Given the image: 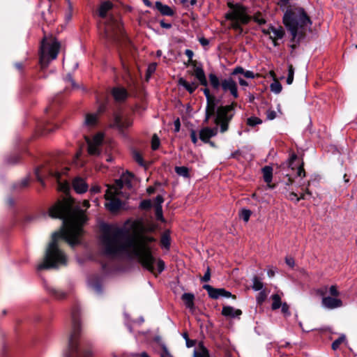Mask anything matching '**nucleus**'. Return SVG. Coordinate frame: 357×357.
<instances>
[{"instance_id":"60","label":"nucleus","mask_w":357,"mask_h":357,"mask_svg":"<svg viewBox=\"0 0 357 357\" xmlns=\"http://www.w3.org/2000/svg\"><path fill=\"white\" fill-rule=\"evenodd\" d=\"M160 24L162 28L165 29H170L172 27V24L169 23H166L164 22V20H161L160 22Z\"/></svg>"},{"instance_id":"8","label":"nucleus","mask_w":357,"mask_h":357,"mask_svg":"<svg viewBox=\"0 0 357 357\" xmlns=\"http://www.w3.org/2000/svg\"><path fill=\"white\" fill-rule=\"evenodd\" d=\"M227 5L230 10L226 14L225 17L231 21V28L242 31L241 24L248 23L250 20L246 8L241 4H234L231 2H228Z\"/></svg>"},{"instance_id":"20","label":"nucleus","mask_w":357,"mask_h":357,"mask_svg":"<svg viewBox=\"0 0 357 357\" xmlns=\"http://www.w3.org/2000/svg\"><path fill=\"white\" fill-rule=\"evenodd\" d=\"M222 314L226 317L239 318L242 314V311L231 306H224L222 310Z\"/></svg>"},{"instance_id":"7","label":"nucleus","mask_w":357,"mask_h":357,"mask_svg":"<svg viewBox=\"0 0 357 357\" xmlns=\"http://www.w3.org/2000/svg\"><path fill=\"white\" fill-rule=\"evenodd\" d=\"M60 50L59 42L53 37H45L40 47V64L41 68L48 66L50 61L54 60Z\"/></svg>"},{"instance_id":"32","label":"nucleus","mask_w":357,"mask_h":357,"mask_svg":"<svg viewBox=\"0 0 357 357\" xmlns=\"http://www.w3.org/2000/svg\"><path fill=\"white\" fill-rule=\"evenodd\" d=\"M263 287L264 284L257 277H254L252 280V289L254 291H260L262 289Z\"/></svg>"},{"instance_id":"15","label":"nucleus","mask_w":357,"mask_h":357,"mask_svg":"<svg viewBox=\"0 0 357 357\" xmlns=\"http://www.w3.org/2000/svg\"><path fill=\"white\" fill-rule=\"evenodd\" d=\"M132 121L128 117H124L121 114L116 113L114 116V120L112 123V127H115L120 130H123L131 126Z\"/></svg>"},{"instance_id":"50","label":"nucleus","mask_w":357,"mask_h":357,"mask_svg":"<svg viewBox=\"0 0 357 357\" xmlns=\"http://www.w3.org/2000/svg\"><path fill=\"white\" fill-rule=\"evenodd\" d=\"M266 116L268 120H273L276 117V112L274 110H268L266 112Z\"/></svg>"},{"instance_id":"16","label":"nucleus","mask_w":357,"mask_h":357,"mask_svg":"<svg viewBox=\"0 0 357 357\" xmlns=\"http://www.w3.org/2000/svg\"><path fill=\"white\" fill-rule=\"evenodd\" d=\"M262 31L265 35L269 36L274 45H277L276 40L282 38L284 34V29L282 26L274 27L271 26L268 29H264Z\"/></svg>"},{"instance_id":"30","label":"nucleus","mask_w":357,"mask_h":357,"mask_svg":"<svg viewBox=\"0 0 357 357\" xmlns=\"http://www.w3.org/2000/svg\"><path fill=\"white\" fill-rule=\"evenodd\" d=\"M271 298L273 301L271 307L273 310H275L280 307L282 304L281 302V297L280 295L275 294L271 296Z\"/></svg>"},{"instance_id":"10","label":"nucleus","mask_w":357,"mask_h":357,"mask_svg":"<svg viewBox=\"0 0 357 357\" xmlns=\"http://www.w3.org/2000/svg\"><path fill=\"white\" fill-rule=\"evenodd\" d=\"M232 109V105L221 106L217 109L215 123L217 125H220L221 132H225L228 130V123L233 116Z\"/></svg>"},{"instance_id":"6","label":"nucleus","mask_w":357,"mask_h":357,"mask_svg":"<svg viewBox=\"0 0 357 357\" xmlns=\"http://www.w3.org/2000/svg\"><path fill=\"white\" fill-rule=\"evenodd\" d=\"M80 334V323L78 317L73 314V326L69 337V351L66 357H91L93 352L91 349H79L78 342Z\"/></svg>"},{"instance_id":"2","label":"nucleus","mask_w":357,"mask_h":357,"mask_svg":"<svg viewBox=\"0 0 357 357\" xmlns=\"http://www.w3.org/2000/svg\"><path fill=\"white\" fill-rule=\"evenodd\" d=\"M89 206L88 200H84L81 206L75 204V201L69 197L58 201L50 208V216L61 219L63 227L59 231L52 234L45 258L37 266L38 271L58 268L67 264V257L59 248V241L64 239L71 247L80 243L82 227L87 220L82 207L87 209Z\"/></svg>"},{"instance_id":"33","label":"nucleus","mask_w":357,"mask_h":357,"mask_svg":"<svg viewBox=\"0 0 357 357\" xmlns=\"http://www.w3.org/2000/svg\"><path fill=\"white\" fill-rule=\"evenodd\" d=\"M270 88L271 91L276 94L280 93L282 89L281 84L278 80H274L271 84Z\"/></svg>"},{"instance_id":"14","label":"nucleus","mask_w":357,"mask_h":357,"mask_svg":"<svg viewBox=\"0 0 357 357\" xmlns=\"http://www.w3.org/2000/svg\"><path fill=\"white\" fill-rule=\"evenodd\" d=\"M86 139L88 144V153L92 155H99V146L102 142L103 135L99 133L95 135L91 140L88 138H86Z\"/></svg>"},{"instance_id":"18","label":"nucleus","mask_w":357,"mask_h":357,"mask_svg":"<svg viewBox=\"0 0 357 357\" xmlns=\"http://www.w3.org/2000/svg\"><path fill=\"white\" fill-rule=\"evenodd\" d=\"M218 133V128H208L205 127L200 130L199 135V139L204 143L209 142L210 138L212 137H214Z\"/></svg>"},{"instance_id":"23","label":"nucleus","mask_w":357,"mask_h":357,"mask_svg":"<svg viewBox=\"0 0 357 357\" xmlns=\"http://www.w3.org/2000/svg\"><path fill=\"white\" fill-rule=\"evenodd\" d=\"M155 8L165 16H173L174 10L167 5L162 4L160 1H156L155 3Z\"/></svg>"},{"instance_id":"49","label":"nucleus","mask_w":357,"mask_h":357,"mask_svg":"<svg viewBox=\"0 0 357 357\" xmlns=\"http://www.w3.org/2000/svg\"><path fill=\"white\" fill-rule=\"evenodd\" d=\"M285 263L287 264V266H289L291 268H293L295 265V261L294 258L291 257H287L285 258Z\"/></svg>"},{"instance_id":"13","label":"nucleus","mask_w":357,"mask_h":357,"mask_svg":"<svg viewBox=\"0 0 357 357\" xmlns=\"http://www.w3.org/2000/svg\"><path fill=\"white\" fill-rule=\"evenodd\" d=\"M203 288L206 290L208 294V296L213 299H218L220 297H232L233 298H236L234 295H232L231 292L226 291L225 289L220 288L216 289L213 288L209 284H204Z\"/></svg>"},{"instance_id":"56","label":"nucleus","mask_w":357,"mask_h":357,"mask_svg":"<svg viewBox=\"0 0 357 357\" xmlns=\"http://www.w3.org/2000/svg\"><path fill=\"white\" fill-rule=\"evenodd\" d=\"M53 294L57 298H62L65 296V294L59 290L54 289Z\"/></svg>"},{"instance_id":"34","label":"nucleus","mask_w":357,"mask_h":357,"mask_svg":"<svg viewBox=\"0 0 357 357\" xmlns=\"http://www.w3.org/2000/svg\"><path fill=\"white\" fill-rule=\"evenodd\" d=\"M175 172H176L177 174L182 176L183 177L187 178L189 176V170L188 168L186 167H176Z\"/></svg>"},{"instance_id":"41","label":"nucleus","mask_w":357,"mask_h":357,"mask_svg":"<svg viewBox=\"0 0 357 357\" xmlns=\"http://www.w3.org/2000/svg\"><path fill=\"white\" fill-rule=\"evenodd\" d=\"M250 215L251 211L248 209L242 210L240 215L241 218L246 222L249 220Z\"/></svg>"},{"instance_id":"64","label":"nucleus","mask_w":357,"mask_h":357,"mask_svg":"<svg viewBox=\"0 0 357 357\" xmlns=\"http://www.w3.org/2000/svg\"><path fill=\"white\" fill-rule=\"evenodd\" d=\"M80 155H81V151L77 152V153H76L75 158V159H74V160H73V162H74L76 165H77V166H82V165H83L82 164L79 165V164H78V162H77V161H78V158H79V157L80 156Z\"/></svg>"},{"instance_id":"28","label":"nucleus","mask_w":357,"mask_h":357,"mask_svg":"<svg viewBox=\"0 0 357 357\" xmlns=\"http://www.w3.org/2000/svg\"><path fill=\"white\" fill-rule=\"evenodd\" d=\"M98 114H88L86 115L84 124L89 127H93L97 123Z\"/></svg>"},{"instance_id":"39","label":"nucleus","mask_w":357,"mask_h":357,"mask_svg":"<svg viewBox=\"0 0 357 357\" xmlns=\"http://www.w3.org/2000/svg\"><path fill=\"white\" fill-rule=\"evenodd\" d=\"M267 294L264 290H261L257 296V302L258 304H262L266 300Z\"/></svg>"},{"instance_id":"11","label":"nucleus","mask_w":357,"mask_h":357,"mask_svg":"<svg viewBox=\"0 0 357 357\" xmlns=\"http://www.w3.org/2000/svg\"><path fill=\"white\" fill-rule=\"evenodd\" d=\"M68 167L63 168L61 171H58L53 169H48L46 170L47 174L54 178L58 183V190L67 193L70 190V183L66 180L62 179L61 176L66 174L68 171Z\"/></svg>"},{"instance_id":"63","label":"nucleus","mask_w":357,"mask_h":357,"mask_svg":"<svg viewBox=\"0 0 357 357\" xmlns=\"http://www.w3.org/2000/svg\"><path fill=\"white\" fill-rule=\"evenodd\" d=\"M40 169H37L36 170V177H37V180H38V181H40V182L43 185V181L42 177H41V176H40Z\"/></svg>"},{"instance_id":"17","label":"nucleus","mask_w":357,"mask_h":357,"mask_svg":"<svg viewBox=\"0 0 357 357\" xmlns=\"http://www.w3.org/2000/svg\"><path fill=\"white\" fill-rule=\"evenodd\" d=\"M74 190L78 194H82L88 190L89 186L86 181L81 177H75L72 181Z\"/></svg>"},{"instance_id":"25","label":"nucleus","mask_w":357,"mask_h":357,"mask_svg":"<svg viewBox=\"0 0 357 357\" xmlns=\"http://www.w3.org/2000/svg\"><path fill=\"white\" fill-rule=\"evenodd\" d=\"M178 84L185 88L190 93H192L198 87V84L196 82L190 83L183 77L178 79Z\"/></svg>"},{"instance_id":"44","label":"nucleus","mask_w":357,"mask_h":357,"mask_svg":"<svg viewBox=\"0 0 357 357\" xmlns=\"http://www.w3.org/2000/svg\"><path fill=\"white\" fill-rule=\"evenodd\" d=\"M296 174H297L298 176H300V177H305V169L303 168V162L297 168Z\"/></svg>"},{"instance_id":"5","label":"nucleus","mask_w":357,"mask_h":357,"mask_svg":"<svg viewBox=\"0 0 357 357\" xmlns=\"http://www.w3.org/2000/svg\"><path fill=\"white\" fill-rule=\"evenodd\" d=\"M128 176L132 177V176L131 174H129L128 176L124 175L120 179L116 180L114 185H108V188L105 195V199L106 200L105 206L106 208L112 213L118 211L122 207L123 202L121 198L127 197V195L121 191V189L124 184L128 188L131 186Z\"/></svg>"},{"instance_id":"19","label":"nucleus","mask_w":357,"mask_h":357,"mask_svg":"<svg viewBox=\"0 0 357 357\" xmlns=\"http://www.w3.org/2000/svg\"><path fill=\"white\" fill-rule=\"evenodd\" d=\"M193 68L194 72L192 75L197 79L201 85L207 86L208 82L202 66L201 65L197 66V64H195V66H193Z\"/></svg>"},{"instance_id":"59","label":"nucleus","mask_w":357,"mask_h":357,"mask_svg":"<svg viewBox=\"0 0 357 357\" xmlns=\"http://www.w3.org/2000/svg\"><path fill=\"white\" fill-rule=\"evenodd\" d=\"M199 42L202 46H206L209 44L208 40L205 38H200Z\"/></svg>"},{"instance_id":"31","label":"nucleus","mask_w":357,"mask_h":357,"mask_svg":"<svg viewBox=\"0 0 357 357\" xmlns=\"http://www.w3.org/2000/svg\"><path fill=\"white\" fill-rule=\"evenodd\" d=\"M344 343L347 344V342L346 336L342 334L332 343V349L333 350H337V349H339L340 344H344Z\"/></svg>"},{"instance_id":"36","label":"nucleus","mask_w":357,"mask_h":357,"mask_svg":"<svg viewBox=\"0 0 357 357\" xmlns=\"http://www.w3.org/2000/svg\"><path fill=\"white\" fill-rule=\"evenodd\" d=\"M261 123L262 121L256 116H251L247 119V124L252 127L261 124Z\"/></svg>"},{"instance_id":"35","label":"nucleus","mask_w":357,"mask_h":357,"mask_svg":"<svg viewBox=\"0 0 357 357\" xmlns=\"http://www.w3.org/2000/svg\"><path fill=\"white\" fill-rule=\"evenodd\" d=\"M160 243L162 246H163L166 249H169L170 245V239L169 235L167 233H164L162 235Z\"/></svg>"},{"instance_id":"22","label":"nucleus","mask_w":357,"mask_h":357,"mask_svg":"<svg viewBox=\"0 0 357 357\" xmlns=\"http://www.w3.org/2000/svg\"><path fill=\"white\" fill-rule=\"evenodd\" d=\"M112 96L116 101H123L128 97V92L123 87H116L113 89Z\"/></svg>"},{"instance_id":"42","label":"nucleus","mask_w":357,"mask_h":357,"mask_svg":"<svg viewBox=\"0 0 357 357\" xmlns=\"http://www.w3.org/2000/svg\"><path fill=\"white\" fill-rule=\"evenodd\" d=\"M245 72V70L243 67L237 66L233 69L232 72L231 73V76H235L238 74H241L244 76Z\"/></svg>"},{"instance_id":"4","label":"nucleus","mask_w":357,"mask_h":357,"mask_svg":"<svg viewBox=\"0 0 357 357\" xmlns=\"http://www.w3.org/2000/svg\"><path fill=\"white\" fill-rule=\"evenodd\" d=\"M113 7L109 1L101 3L98 8V15L102 18L99 22L98 29L100 34L108 41L114 42L119 40L123 34L122 25L119 18L109 15L107 16Z\"/></svg>"},{"instance_id":"52","label":"nucleus","mask_w":357,"mask_h":357,"mask_svg":"<svg viewBox=\"0 0 357 357\" xmlns=\"http://www.w3.org/2000/svg\"><path fill=\"white\" fill-rule=\"evenodd\" d=\"M190 138L194 144H196L197 143L198 139L195 130H192L190 131Z\"/></svg>"},{"instance_id":"51","label":"nucleus","mask_w":357,"mask_h":357,"mask_svg":"<svg viewBox=\"0 0 357 357\" xmlns=\"http://www.w3.org/2000/svg\"><path fill=\"white\" fill-rule=\"evenodd\" d=\"M256 76H258V75H255L252 71L251 70H245L244 77L245 78L248 79H254Z\"/></svg>"},{"instance_id":"26","label":"nucleus","mask_w":357,"mask_h":357,"mask_svg":"<svg viewBox=\"0 0 357 357\" xmlns=\"http://www.w3.org/2000/svg\"><path fill=\"white\" fill-rule=\"evenodd\" d=\"M185 307L192 311L195 309V296L191 293H185L181 297Z\"/></svg>"},{"instance_id":"12","label":"nucleus","mask_w":357,"mask_h":357,"mask_svg":"<svg viewBox=\"0 0 357 357\" xmlns=\"http://www.w3.org/2000/svg\"><path fill=\"white\" fill-rule=\"evenodd\" d=\"M221 88L224 92H229L234 98H238L237 83L231 76L221 80Z\"/></svg>"},{"instance_id":"37","label":"nucleus","mask_w":357,"mask_h":357,"mask_svg":"<svg viewBox=\"0 0 357 357\" xmlns=\"http://www.w3.org/2000/svg\"><path fill=\"white\" fill-rule=\"evenodd\" d=\"M294 69L292 65H289L288 66V75L287 78V83L288 84H291L294 81Z\"/></svg>"},{"instance_id":"40","label":"nucleus","mask_w":357,"mask_h":357,"mask_svg":"<svg viewBox=\"0 0 357 357\" xmlns=\"http://www.w3.org/2000/svg\"><path fill=\"white\" fill-rule=\"evenodd\" d=\"M160 146V139L155 134L152 137L151 139V147L153 150H156Z\"/></svg>"},{"instance_id":"21","label":"nucleus","mask_w":357,"mask_h":357,"mask_svg":"<svg viewBox=\"0 0 357 357\" xmlns=\"http://www.w3.org/2000/svg\"><path fill=\"white\" fill-rule=\"evenodd\" d=\"M263 177L264 181L267 183L269 188H274L275 185L271 184L273 178V168L270 166H265L262 169Z\"/></svg>"},{"instance_id":"46","label":"nucleus","mask_w":357,"mask_h":357,"mask_svg":"<svg viewBox=\"0 0 357 357\" xmlns=\"http://www.w3.org/2000/svg\"><path fill=\"white\" fill-rule=\"evenodd\" d=\"M155 215L158 220L162 219V206H155Z\"/></svg>"},{"instance_id":"54","label":"nucleus","mask_w":357,"mask_h":357,"mask_svg":"<svg viewBox=\"0 0 357 357\" xmlns=\"http://www.w3.org/2000/svg\"><path fill=\"white\" fill-rule=\"evenodd\" d=\"M210 278H211L210 269L208 267L206 272L205 273V274L204 275V276L202 278V280L204 282H208L210 280Z\"/></svg>"},{"instance_id":"9","label":"nucleus","mask_w":357,"mask_h":357,"mask_svg":"<svg viewBox=\"0 0 357 357\" xmlns=\"http://www.w3.org/2000/svg\"><path fill=\"white\" fill-rule=\"evenodd\" d=\"M317 292L322 296L321 303L324 307L333 310L342 306V301L337 298L340 291L336 285H331L329 287L324 286L319 289Z\"/></svg>"},{"instance_id":"57","label":"nucleus","mask_w":357,"mask_h":357,"mask_svg":"<svg viewBox=\"0 0 357 357\" xmlns=\"http://www.w3.org/2000/svg\"><path fill=\"white\" fill-rule=\"evenodd\" d=\"M203 91H204V93L207 100H209L215 98L213 96H212L211 95L210 91H209V89L208 88H205L203 90Z\"/></svg>"},{"instance_id":"62","label":"nucleus","mask_w":357,"mask_h":357,"mask_svg":"<svg viewBox=\"0 0 357 357\" xmlns=\"http://www.w3.org/2000/svg\"><path fill=\"white\" fill-rule=\"evenodd\" d=\"M238 81L241 86H247L248 85V82L243 79L241 77H238Z\"/></svg>"},{"instance_id":"45","label":"nucleus","mask_w":357,"mask_h":357,"mask_svg":"<svg viewBox=\"0 0 357 357\" xmlns=\"http://www.w3.org/2000/svg\"><path fill=\"white\" fill-rule=\"evenodd\" d=\"M280 307L282 308V312L285 316L290 315L289 307V305L286 303H282Z\"/></svg>"},{"instance_id":"27","label":"nucleus","mask_w":357,"mask_h":357,"mask_svg":"<svg viewBox=\"0 0 357 357\" xmlns=\"http://www.w3.org/2000/svg\"><path fill=\"white\" fill-rule=\"evenodd\" d=\"M194 357H209V354L203 344H199L194 351Z\"/></svg>"},{"instance_id":"38","label":"nucleus","mask_w":357,"mask_h":357,"mask_svg":"<svg viewBox=\"0 0 357 357\" xmlns=\"http://www.w3.org/2000/svg\"><path fill=\"white\" fill-rule=\"evenodd\" d=\"M185 54L188 57V64H190L192 66H195L197 64V61L192 60V57L194 56V53L191 50L187 49L185 50Z\"/></svg>"},{"instance_id":"61","label":"nucleus","mask_w":357,"mask_h":357,"mask_svg":"<svg viewBox=\"0 0 357 357\" xmlns=\"http://www.w3.org/2000/svg\"><path fill=\"white\" fill-rule=\"evenodd\" d=\"M296 158H297V156H296V154H292V155H291L290 158H289V166H290L292 169H294V167H293V163H294V160H296Z\"/></svg>"},{"instance_id":"53","label":"nucleus","mask_w":357,"mask_h":357,"mask_svg":"<svg viewBox=\"0 0 357 357\" xmlns=\"http://www.w3.org/2000/svg\"><path fill=\"white\" fill-rule=\"evenodd\" d=\"M65 81L66 82H69L70 83L72 87L73 88H76L77 87V85L75 84V82H74V80L73 79L72 77L70 75H68L66 78H65Z\"/></svg>"},{"instance_id":"48","label":"nucleus","mask_w":357,"mask_h":357,"mask_svg":"<svg viewBox=\"0 0 357 357\" xmlns=\"http://www.w3.org/2000/svg\"><path fill=\"white\" fill-rule=\"evenodd\" d=\"M134 158L139 165H140L141 166L144 165L143 158L139 153L135 152L134 153Z\"/></svg>"},{"instance_id":"1","label":"nucleus","mask_w":357,"mask_h":357,"mask_svg":"<svg viewBox=\"0 0 357 357\" xmlns=\"http://www.w3.org/2000/svg\"><path fill=\"white\" fill-rule=\"evenodd\" d=\"M132 235L123 227H111L105 231L102 238L104 253L110 257L123 256L133 257L137 259L142 266L154 272L155 266L158 273L165 268L162 260H156L151 254L152 243L155 239L146 234V228L141 220L132 221L130 225Z\"/></svg>"},{"instance_id":"55","label":"nucleus","mask_w":357,"mask_h":357,"mask_svg":"<svg viewBox=\"0 0 357 357\" xmlns=\"http://www.w3.org/2000/svg\"><path fill=\"white\" fill-rule=\"evenodd\" d=\"M100 192V187L98 185H93L90 189L91 194H97Z\"/></svg>"},{"instance_id":"24","label":"nucleus","mask_w":357,"mask_h":357,"mask_svg":"<svg viewBox=\"0 0 357 357\" xmlns=\"http://www.w3.org/2000/svg\"><path fill=\"white\" fill-rule=\"evenodd\" d=\"M215 109L216 103L215 98L207 100V105L206 107V122H207L211 116L215 115Z\"/></svg>"},{"instance_id":"58","label":"nucleus","mask_w":357,"mask_h":357,"mask_svg":"<svg viewBox=\"0 0 357 357\" xmlns=\"http://www.w3.org/2000/svg\"><path fill=\"white\" fill-rule=\"evenodd\" d=\"M163 202L164 199L161 195H158L154 200V202L156 206H161Z\"/></svg>"},{"instance_id":"3","label":"nucleus","mask_w":357,"mask_h":357,"mask_svg":"<svg viewBox=\"0 0 357 357\" xmlns=\"http://www.w3.org/2000/svg\"><path fill=\"white\" fill-rule=\"evenodd\" d=\"M283 23L291 36V45L296 48L300 41L304 38L307 27L312 25L310 17L305 10L300 6L288 8L283 16Z\"/></svg>"},{"instance_id":"29","label":"nucleus","mask_w":357,"mask_h":357,"mask_svg":"<svg viewBox=\"0 0 357 357\" xmlns=\"http://www.w3.org/2000/svg\"><path fill=\"white\" fill-rule=\"evenodd\" d=\"M208 79L213 89H218L221 86V81H220L215 74L210 73L208 75Z\"/></svg>"},{"instance_id":"43","label":"nucleus","mask_w":357,"mask_h":357,"mask_svg":"<svg viewBox=\"0 0 357 357\" xmlns=\"http://www.w3.org/2000/svg\"><path fill=\"white\" fill-rule=\"evenodd\" d=\"M254 20L259 24H264L266 22V20L263 17L261 13H256L254 15Z\"/></svg>"},{"instance_id":"47","label":"nucleus","mask_w":357,"mask_h":357,"mask_svg":"<svg viewBox=\"0 0 357 357\" xmlns=\"http://www.w3.org/2000/svg\"><path fill=\"white\" fill-rule=\"evenodd\" d=\"M140 207L143 209H148L151 207V200H143L140 203Z\"/></svg>"}]
</instances>
